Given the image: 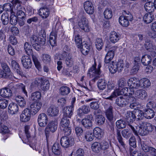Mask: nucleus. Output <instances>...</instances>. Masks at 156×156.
Instances as JSON below:
<instances>
[{
  "label": "nucleus",
  "mask_w": 156,
  "mask_h": 156,
  "mask_svg": "<svg viewBox=\"0 0 156 156\" xmlns=\"http://www.w3.org/2000/svg\"><path fill=\"white\" fill-rule=\"evenodd\" d=\"M18 5L14 6L12 9V11H14V14L16 13V16L18 18H26V15L24 12V8L22 6H19Z\"/></svg>",
  "instance_id": "2eb2a0df"
},
{
  "label": "nucleus",
  "mask_w": 156,
  "mask_h": 156,
  "mask_svg": "<svg viewBox=\"0 0 156 156\" xmlns=\"http://www.w3.org/2000/svg\"><path fill=\"white\" fill-rule=\"evenodd\" d=\"M141 61L144 65H148L151 62V57L150 55H146L142 57Z\"/></svg>",
  "instance_id": "49530a36"
},
{
  "label": "nucleus",
  "mask_w": 156,
  "mask_h": 156,
  "mask_svg": "<svg viewBox=\"0 0 156 156\" xmlns=\"http://www.w3.org/2000/svg\"><path fill=\"white\" fill-rule=\"evenodd\" d=\"M116 126L118 129H123L126 128V122L124 119H121L116 121L115 123Z\"/></svg>",
  "instance_id": "473e14b6"
},
{
  "label": "nucleus",
  "mask_w": 156,
  "mask_h": 156,
  "mask_svg": "<svg viewBox=\"0 0 156 156\" xmlns=\"http://www.w3.org/2000/svg\"><path fill=\"white\" fill-rule=\"evenodd\" d=\"M122 14L119 18V23L123 26L127 27L129 25V21L133 20V16L129 11L126 10L122 11Z\"/></svg>",
  "instance_id": "7ed1b4c3"
},
{
  "label": "nucleus",
  "mask_w": 156,
  "mask_h": 156,
  "mask_svg": "<svg viewBox=\"0 0 156 156\" xmlns=\"http://www.w3.org/2000/svg\"><path fill=\"white\" fill-rule=\"evenodd\" d=\"M121 134L124 138L128 139L130 137L131 133L129 129H126L122 131Z\"/></svg>",
  "instance_id": "69168bd1"
},
{
  "label": "nucleus",
  "mask_w": 156,
  "mask_h": 156,
  "mask_svg": "<svg viewBox=\"0 0 156 156\" xmlns=\"http://www.w3.org/2000/svg\"><path fill=\"white\" fill-rule=\"evenodd\" d=\"M149 108L145 110L144 112L145 118L147 119H150L153 118L154 116V110L150 108L148 106L147 108Z\"/></svg>",
  "instance_id": "e433bc0d"
},
{
  "label": "nucleus",
  "mask_w": 156,
  "mask_h": 156,
  "mask_svg": "<svg viewBox=\"0 0 156 156\" xmlns=\"http://www.w3.org/2000/svg\"><path fill=\"white\" fill-rule=\"evenodd\" d=\"M43 78H37L33 81L31 84V88L38 86L40 83H41Z\"/></svg>",
  "instance_id": "0e129e2a"
},
{
  "label": "nucleus",
  "mask_w": 156,
  "mask_h": 156,
  "mask_svg": "<svg viewBox=\"0 0 156 156\" xmlns=\"http://www.w3.org/2000/svg\"><path fill=\"white\" fill-rule=\"evenodd\" d=\"M59 110L58 108L56 106L51 105L47 109V114L51 117L56 116L58 113Z\"/></svg>",
  "instance_id": "aec40b11"
},
{
  "label": "nucleus",
  "mask_w": 156,
  "mask_h": 156,
  "mask_svg": "<svg viewBox=\"0 0 156 156\" xmlns=\"http://www.w3.org/2000/svg\"><path fill=\"white\" fill-rule=\"evenodd\" d=\"M124 63L123 60H119L117 62L112 61L110 63L109 70L110 72L114 74L117 71L121 72L124 68Z\"/></svg>",
  "instance_id": "423d86ee"
},
{
  "label": "nucleus",
  "mask_w": 156,
  "mask_h": 156,
  "mask_svg": "<svg viewBox=\"0 0 156 156\" xmlns=\"http://www.w3.org/2000/svg\"><path fill=\"white\" fill-rule=\"evenodd\" d=\"M104 18L107 19H111L112 16V12L111 9H107L104 12Z\"/></svg>",
  "instance_id": "5fc2aeb1"
},
{
  "label": "nucleus",
  "mask_w": 156,
  "mask_h": 156,
  "mask_svg": "<svg viewBox=\"0 0 156 156\" xmlns=\"http://www.w3.org/2000/svg\"><path fill=\"white\" fill-rule=\"evenodd\" d=\"M95 46L96 48L98 50H100L102 48L104 45L103 41L102 38H97L95 40Z\"/></svg>",
  "instance_id": "de8ad7c7"
},
{
  "label": "nucleus",
  "mask_w": 156,
  "mask_h": 156,
  "mask_svg": "<svg viewBox=\"0 0 156 156\" xmlns=\"http://www.w3.org/2000/svg\"><path fill=\"white\" fill-rule=\"evenodd\" d=\"M114 56V51L113 50L108 51L106 55L105 62L106 63H109L113 59Z\"/></svg>",
  "instance_id": "58836bf2"
},
{
  "label": "nucleus",
  "mask_w": 156,
  "mask_h": 156,
  "mask_svg": "<svg viewBox=\"0 0 156 156\" xmlns=\"http://www.w3.org/2000/svg\"><path fill=\"white\" fill-rule=\"evenodd\" d=\"M37 121L38 124L40 126H45L47 124L48 122V119L47 115L44 113H41L38 116Z\"/></svg>",
  "instance_id": "dca6fc26"
},
{
  "label": "nucleus",
  "mask_w": 156,
  "mask_h": 156,
  "mask_svg": "<svg viewBox=\"0 0 156 156\" xmlns=\"http://www.w3.org/2000/svg\"><path fill=\"white\" fill-rule=\"evenodd\" d=\"M11 66L13 69L19 74H20L21 72L20 70L19 66L18 63L15 60L12 61Z\"/></svg>",
  "instance_id": "052dcab7"
},
{
  "label": "nucleus",
  "mask_w": 156,
  "mask_h": 156,
  "mask_svg": "<svg viewBox=\"0 0 156 156\" xmlns=\"http://www.w3.org/2000/svg\"><path fill=\"white\" fill-rule=\"evenodd\" d=\"M41 92L38 91H36L31 94L30 98L32 101H37L41 99Z\"/></svg>",
  "instance_id": "37998d69"
},
{
  "label": "nucleus",
  "mask_w": 156,
  "mask_h": 156,
  "mask_svg": "<svg viewBox=\"0 0 156 156\" xmlns=\"http://www.w3.org/2000/svg\"><path fill=\"white\" fill-rule=\"evenodd\" d=\"M109 37L110 41L113 43L117 42L119 39V34L115 31H112Z\"/></svg>",
  "instance_id": "2f4dec72"
},
{
  "label": "nucleus",
  "mask_w": 156,
  "mask_h": 156,
  "mask_svg": "<svg viewBox=\"0 0 156 156\" xmlns=\"http://www.w3.org/2000/svg\"><path fill=\"white\" fill-rule=\"evenodd\" d=\"M107 83L104 79H100L98 83V88L101 90L104 89L106 87Z\"/></svg>",
  "instance_id": "6e6d98bb"
},
{
  "label": "nucleus",
  "mask_w": 156,
  "mask_h": 156,
  "mask_svg": "<svg viewBox=\"0 0 156 156\" xmlns=\"http://www.w3.org/2000/svg\"><path fill=\"white\" fill-rule=\"evenodd\" d=\"M116 104L118 106L123 107L126 106L128 103V101L123 96H120L116 98L115 101Z\"/></svg>",
  "instance_id": "bb28decb"
},
{
  "label": "nucleus",
  "mask_w": 156,
  "mask_h": 156,
  "mask_svg": "<svg viewBox=\"0 0 156 156\" xmlns=\"http://www.w3.org/2000/svg\"><path fill=\"white\" fill-rule=\"evenodd\" d=\"M40 16L43 19L47 18L49 16L50 11L48 9L44 7L41 8L39 11Z\"/></svg>",
  "instance_id": "a878e982"
},
{
  "label": "nucleus",
  "mask_w": 156,
  "mask_h": 156,
  "mask_svg": "<svg viewBox=\"0 0 156 156\" xmlns=\"http://www.w3.org/2000/svg\"><path fill=\"white\" fill-rule=\"evenodd\" d=\"M8 87L9 88L12 92L16 93L19 91V90L21 89L25 95L27 97V92L25 89V86L23 84L21 83H15L11 82L8 85Z\"/></svg>",
  "instance_id": "6e6552de"
},
{
  "label": "nucleus",
  "mask_w": 156,
  "mask_h": 156,
  "mask_svg": "<svg viewBox=\"0 0 156 156\" xmlns=\"http://www.w3.org/2000/svg\"><path fill=\"white\" fill-rule=\"evenodd\" d=\"M83 7L86 12L89 14H92L94 12V8L93 4L89 1H86L83 4Z\"/></svg>",
  "instance_id": "412c9836"
},
{
  "label": "nucleus",
  "mask_w": 156,
  "mask_h": 156,
  "mask_svg": "<svg viewBox=\"0 0 156 156\" xmlns=\"http://www.w3.org/2000/svg\"><path fill=\"white\" fill-rule=\"evenodd\" d=\"M134 113L137 120H141L145 118L144 113L140 110L137 109L134 110Z\"/></svg>",
  "instance_id": "a18cd8bd"
},
{
  "label": "nucleus",
  "mask_w": 156,
  "mask_h": 156,
  "mask_svg": "<svg viewBox=\"0 0 156 156\" xmlns=\"http://www.w3.org/2000/svg\"><path fill=\"white\" fill-rule=\"evenodd\" d=\"M141 85L140 87L147 88L151 85V82L150 80L147 78H144L140 80Z\"/></svg>",
  "instance_id": "09e8293b"
},
{
  "label": "nucleus",
  "mask_w": 156,
  "mask_h": 156,
  "mask_svg": "<svg viewBox=\"0 0 156 156\" xmlns=\"http://www.w3.org/2000/svg\"><path fill=\"white\" fill-rule=\"evenodd\" d=\"M18 18L17 16L15 15L13 11H11L10 16V23L12 25H15L17 23Z\"/></svg>",
  "instance_id": "c03bdc74"
},
{
  "label": "nucleus",
  "mask_w": 156,
  "mask_h": 156,
  "mask_svg": "<svg viewBox=\"0 0 156 156\" xmlns=\"http://www.w3.org/2000/svg\"><path fill=\"white\" fill-rule=\"evenodd\" d=\"M2 66L3 70L0 69V78H11L12 74L8 65L6 63H2Z\"/></svg>",
  "instance_id": "1a4fd4ad"
},
{
  "label": "nucleus",
  "mask_w": 156,
  "mask_h": 156,
  "mask_svg": "<svg viewBox=\"0 0 156 156\" xmlns=\"http://www.w3.org/2000/svg\"><path fill=\"white\" fill-rule=\"evenodd\" d=\"M116 135L117 138L119 142L123 148H125V144L123 141V139L121 136L120 131L119 129H117Z\"/></svg>",
  "instance_id": "8fccbe9b"
},
{
  "label": "nucleus",
  "mask_w": 156,
  "mask_h": 156,
  "mask_svg": "<svg viewBox=\"0 0 156 156\" xmlns=\"http://www.w3.org/2000/svg\"><path fill=\"white\" fill-rule=\"evenodd\" d=\"M144 8L146 11L149 13L153 12L154 9L153 3L151 2H147L144 5Z\"/></svg>",
  "instance_id": "ea45409f"
},
{
  "label": "nucleus",
  "mask_w": 156,
  "mask_h": 156,
  "mask_svg": "<svg viewBox=\"0 0 156 156\" xmlns=\"http://www.w3.org/2000/svg\"><path fill=\"white\" fill-rule=\"evenodd\" d=\"M94 114L95 115V121L98 125H101L104 123L105 118L102 115V112L100 110H95Z\"/></svg>",
  "instance_id": "4468645a"
},
{
  "label": "nucleus",
  "mask_w": 156,
  "mask_h": 156,
  "mask_svg": "<svg viewBox=\"0 0 156 156\" xmlns=\"http://www.w3.org/2000/svg\"><path fill=\"white\" fill-rule=\"evenodd\" d=\"M50 87V83L48 80L43 79L41 84V89L43 91H46Z\"/></svg>",
  "instance_id": "4c0bfd02"
},
{
  "label": "nucleus",
  "mask_w": 156,
  "mask_h": 156,
  "mask_svg": "<svg viewBox=\"0 0 156 156\" xmlns=\"http://www.w3.org/2000/svg\"><path fill=\"white\" fill-rule=\"evenodd\" d=\"M141 144L142 149L145 152H150L153 148L147 146L144 141H142Z\"/></svg>",
  "instance_id": "680f3d73"
},
{
  "label": "nucleus",
  "mask_w": 156,
  "mask_h": 156,
  "mask_svg": "<svg viewBox=\"0 0 156 156\" xmlns=\"http://www.w3.org/2000/svg\"><path fill=\"white\" fill-rule=\"evenodd\" d=\"M12 94V91L9 88L5 87L0 90V95L5 98L11 97Z\"/></svg>",
  "instance_id": "4be33fe9"
},
{
  "label": "nucleus",
  "mask_w": 156,
  "mask_h": 156,
  "mask_svg": "<svg viewBox=\"0 0 156 156\" xmlns=\"http://www.w3.org/2000/svg\"><path fill=\"white\" fill-rule=\"evenodd\" d=\"M31 113L29 109L27 108L24 109L20 115V120L24 122L28 121L30 119Z\"/></svg>",
  "instance_id": "6ab92c4d"
},
{
  "label": "nucleus",
  "mask_w": 156,
  "mask_h": 156,
  "mask_svg": "<svg viewBox=\"0 0 156 156\" xmlns=\"http://www.w3.org/2000/svg\"><path fill=\"white\" fill-rule=\"evenodd\" d=\"M42 60L45 63H47L51 61V58L50 55L47 54H43L42 55Z\"/></svg>",
  "instance_id": "774afa93"
},
{
  "label": "nucleus",
  "mask_w": 156,
  "mask_h": 156,
  "mask_svg": "<svg viewBox=\"0 0 156 156\" xmlns=\"http://www.w3.org/2000/svg\"><path fill=\"white\" fill-rule=\"evenodd\" d=\"M94 136L99 139H100L103 136L104 132L102 130L98 127H96L93 129Z\"/></svg>",
  "instance_id": "72a5a7b5"
},
{
  "label": "nucleus",
  "mask_w": 156,
  "mask_h": 156,
  "mask_svg": "<svg viewBox=\"0 0 156 156\" xmlns=\"http://www.w3.org/2000/svg\"><path fill=\"white\" fill-rule=\"evenodd\" d=\"M9 14L7 12L3 13L1 16V20L3 24L7 25L9 22Z\"/></svg>",
  "instance_id": "e2e57ef3"
},
{
  "label": "nucleus",
  "mask_w": 156,
  "mask_h": 156,
  "mask_svg": "<svg viewBox=\"0 0 156 156\" xmlns=\"http://www.w3.org/2000/svg\"><path fill=\"white\" fill-rule=\"evenodd\" d=\"M90 112V109L88 106L83 105L77 111V115L81 116L84 114H87Z\"/></svg>",
  "instance_id": "cd10ccee"
},
{
  "label": "nucleus",
  "mask_w": 156,
  "mask_h": 156,
  "mask_svg": "<svg viewBox=\"0 0 156 156\" xmlns=\"http://www.w3.org/2000/svg\"><path fill=\"white\" fill-rule=\"evenodd\" d=\"M84 137L87 141H91L94 139V136L92 131L88 130L84 134Z\"/></svg>",
  "instance_id": "3c124183"
},
{
  "label": "nucleus",
  "mask_w": 156,
  "mask_h": 156,
  "mask_svg": "<svg viewBox=\"0 0 156 156\" xmlns=\"http://www.w3.org/2000/svg\"><path fill=\"white\" fill-rule=\"evenodd\" d=\"M9 112L12 114H14L16 113L18 111L19 107L16 103H10L8 106Z\"/></svg>",
  "instance_id": "c85d7f7f"
},
{
  "label": "nucleus",
  "mask_w": 156,
  "mask_h": 156,
  "mask_svg": "<svg viewBox=\"0 0 156 156\" xmlns=\"http://www.w3.org/2000/svg\"><path fill=\"white\" fill-rule=\"evenodd\" d=\"M60 122L62 127L69 126L70 121L69 118L63 117L61 119Z\"/></svg>",
  "instance_id": "bf43d9fd"
},
{
  "label": "nucleus",
  "mask_w": 156,
  "mask_h": 156,
  "mask_svg": "<svg viewBox=\"0 0 156 156\" xmlns=\"http://www.w3.org/2000/svg\"><path fill=\"white\" fill-rule=\"evenodd\" d=\"M21 61L23 66L26 69L30 68L32 66V62L29 56H23L21 58Z\"/></svg>",
  "instance_id": "f3484780"
},
{
  "label": "nucleus",
  "mask_w": 156,
  "mask_h": 156,
  "mask_svg": "<svg viewBox=\"0 0 156 156\" xmlns=\"http://www.w3.org/2000/svg\"><path fill=\"white\" fill-rule=\"evenodd\" d=\"M113 108L112 106H110L106 110L105 115L106 117L110 121H111L113 119V115L112 112Z\"/></svg>",
  "instance_id": "79ce46f5"
},
{
  "label": "nucleus",
  "mask_w": 156,
  "mask_h": 156,
  "mask_svg": "<svg viewBox=\"0 0 156 156\" xmlns=\"http://www.w3.org/2000/svg\"><path fill=\"white\" fill-rule=\"evenodd\" d=\"M59 25H60L59 24H56L55 27L56 33L52 32L50 35L49 42L51 45L52 46H54L56 43V39L57 35L56 32L58 30ZM60 27H61L60 26Z\"/></svg>",
  "instance_id": "a211bd4d"
},
{
  "label": "nucleus",
  "mask_w": 156,
  "mask_h": 156,
  "mask_svg": "<svg viewBox=\"0 0 156 156\" xmlns=\"http://www.w3.org/2000/svg\"><path fill=\"white\" fill-rule=\"evenodd\" d=\"M57 127V122L56 121H52L48 123L46 127V129H49L50 131L53 133L56 130Z\"/></svg>",
  "instance_id": "c756f323"
},
{
  "label": "nucleus",
  "mask_w": 156,
  "mask_h": 156,
  "mask_svg": "<svg viewBox=\"0 0 156 156\" xmlns=\"http://www.w3.org/2000/svg\"><path fill=\"white\" fill-rule=\"evenodd\" d=\"M15 100L19 105L21 107H24L26 105V101L23 97L20 95L16 96L15 97Z\"/></svg>",
  "instance_id": "c9c22d12"
},
{
  "label": "nucleus",
  "mask_w": 156,
  "mask_h": 156,
  "mask_svg": "<svg viewBox=\"0 0 156 156\" xmlns=\"http://www.w3.org/2000/svg\"><path fill=\"white\" fill-rule=\"evenodd\" d=\"M78 24L80 28L85 32H88L90 30L88 20L84 16L82 17L79 20Z\"/></svg>",
  "instance_id": "9d476101"
},
{
  "label": "nucleus",
  "mask_w": 156,
  "mask_h": 156,
  "mask_svg": "<svg viewBox=\"0 0 156 156\" xmlns=\"http://www.w3.org/2000/svg\"><path fill=\"white\" fill-rule=\"evenodd\" d=\"M42 104L41 102L37 101L31 104L30 106L29 110L31 114L33 115L36 114L40 109Z\"/></svg>",
  "instance_id": "ddd939ff"
},
{
  "label": "nucleus",
  "mask_w": 156,
  "mask_h": 156,
  "mask_svg": "<svg viewBox=\"0 0 156 156\" xmlns=\"http://www.w3.org/2000/svg\"><path fill=\"white\" fill-rule=\"evenodd\" d=\"M52 152L56 155H60L61 153V147L58 143H55L52 147Z\"/></svg>",
  "instance_id": "7c9ffc66"
},
{
  "label": "nucleus",
  "mask_w": 156,
  "mask_h": 156,
  "mask_svg": "<svg viewBox=\"0 0 156 156\" xmlns=\"http://www.w3.org/2000/svg\"><path fill=\"white\" fill-rule=\"evenodd\" d=\"M96 64L93 65L90 68L89 70L87 75L90 76H95L94 78L92 80V81L95 82L97 80L98 77H100L101 72L100 68L101 67V64L99 63L98 65L97 69L96 68Z\"/></svg>",
  "instance_id": "0eeeda50"
},
{
  "label": "nucleus",
  "mask_w": 156,
  "mask_h": 156,
  "mask_svg": "<svg viewBox=\"0 0 156 156\" xmlns=\"http://www.w3.org/2000/svg\"><path fill=\"white\" fill-rule=\"evenodd\" d=\"M153 15L151 13L145 14L143 17V20L146 23H149L151 22L154 19Z\"/></svg>",
  "instance_id": "f704fd0d"
},
{
  "label": "nucleus",
  "mask_w": 156,
  "mask_h": 156,
  "mask_svg": "<svg viewBox=\"0 0 156 156\" xmlns=\"http://www.w3.org/2000/svg\"><path fill=\"white\" fill-rule=\"evenodd\" d=\"M128 86L130 88L137 89L140 87L141 85L140 80L135 77H132L129 78L128 81Z\"/></svg>",
  "instance_id": "f8f14e48"
},
{
  "label": "nucleus",
  "mask_w": 156,
  "mask_h": 156,
  "mask_svg": "<svg viewBox=\"0 0 156 156\" xmlns=\"http://www.w3.org/2000/svg\"><path fill=\"white\" fill-rule=\"evenodd\" d=\"M73 108L69 106L65 107L63 110V117L70 118L73 114Z\"/></svg>",
  "instance_id": "5701e85b"
},
{
  "label": "nucleus",
  "mask_w": 156,
  "mask_h": 156,
  "mask_svg": "<svg viewBox=\"0 0 156 156\" xmlns=\"http://www.w3.org/2000/svg\"><path fill=\"white\" fill-rule=\"evenodd\" d=\"M134 96L138 98L143 100L147 98V95L145 90L143 89H139L136 91L134 94Z\"/></svg>",
  "instance_id": "b1692460"
},
{
  "label": "nucleus",
  "mask_w": 156,
  "mask_h": 156,
  "mask_svg": "<svg viewBox=\"0 0 156 156\" xmlns=\"http://www.w3.org/2000/svg\"><path fill=\"white\" fill-rule=\"evenodd\" d=\"M26 53L28 55H31L33 61L36 68L39 70L41 69V66L37 57L33 54V52L31 45L28 42L25 43L24 45Z\"/></svg>",
  "instance_id": "20e7f679"
},
{
  "label": "nucleus",
  "mask_w": 156,
  "mask_h": 156,
  "mask_svg": "<svg viewBox=\"0 0 156 156\" xmlns=\"http://www.w3.org/2000/svg\"><path fill=\"white\" fill-rule=\"evenodd\" d=\"M81 51L83 54L84 55H87L90 51L89 47L88 45L86 43L84 44L82 46Z\"/></svg>",
  "instance_id": "4d7b16f0"
},
{
  "label": "nucleus",
  "mask_w": 156,
  "mask_h": 156,
  "mask_svg": "<svg viewBox=\"0 0 156 156\" xmlns=\"http://www.w3.org/2000/svg\"><path fill=\"white\" fill-rule=\"evenodd\" d=\"M70 92V89L68 87L63 86L59 89L60 94L62 96H66Z\"/></svg>",
  "instance_id": "a19ab883"
},
{
  "label": "nucleus",
  "mask_w": 156,
  "mask_h": 156,
  "mask_svg": "<svg viewBox=\"0 0 156 156\" xmlns=\"http://www.w3.org/2000/svg\"><path fill=\"white\" fill-rule=\"evenodd\" d=\"M101 143L98 142H95L92 145L91 147L93 151L97 153L99 152L101 149Z\"/></svg>",
  "instance_id": "603ef678"
},
{
  "label": "nucleus",
  "mask_w": 156,
  "mask_h": 156,
  "mask_svg": "<svg viewBox=\"0 0 156 156\" xmlns=\"http://www.w3.org/2000/svg\"><path fill=\"white\" fill-rule=\"evenodd\" d=\"M128 88V87H125L123 88L121 90H120V89L119 88L115 90L112 93L111 95L107 98L112 100L113 98L120 95H123L124 96H128V93H127Z\"/></svg>",
  "instance_id": "9b49d317"
},
{
  "label": "nucleus",
  "mask_w": 156,
  "mask_h": 156,
  "mask_svg": "<svg viewBox=\"0 0 156 156\" xmlns=\"http://www.w3.org/2000/svg\"><path fill=\"white\" fill-rule=\"evenodd\" d=\"M82 125L85 128H88L92 125V122L91 120L88 119H84L81 121Z\"/></svg>",
  "instance_id": "864d4df0"
},
{
  "label": "nucleus",
  "mask_w": 156,
  "mask_h": 156,
  "mask_svg": "<svg viewBox=\"0 0 156 156\" xmlns=\"http://www.w3.org/2000/svg\"><path fill=\"white\" fill-rule=\"evenodd\" d=\"M57 58L59 60H63L65 59V63L68 67H71L74 64V61L72 56L69 53L65 51L58 55Z\"/></svg>",
  "instance_id": "39448f33"
},
{
  "label": "nucleus",
  "mask_w": 156,
  "mask_h": 156,
  "mask_svg": "<svg viewBox=\"0 0 156 156\" xmlns=\"http://www.w3.org/2000/svg\"><path fill=\"white\" fill-rule=\"evenodd\" d=\"M75 43L78 48H81L82 44L81 37L79 34H75L74 38Z\"/></svg>",
  "instance_id": "13d9d810"
},
{
  "label": "nucleus",
  "mask_w": 156,
  "mask_h": 156,
  "mask_svg": "<svg viewBox=\"0 0 156 156\" xmlns=\"http://www.w3.org/2000/svg\"><path fill=\"white\" fill-rule=\"evenodd\" d=\"M60 143L62 146L65 148H68L72 146L69 138L66 136L62 137L60 140Z\"/></svg>",
  "instance_id": "393cba45"
},
{
  "label": "nucleus",
  "mask_w": 156,
  "mask_h": 156,
  "mask_svg": "<svg viewBox=\"0 0 156 156\" xmlns=\"http://www.w3.org/2000/svg\"><path fill=\"white\" fill-rule=\"evenodd\" d=\"M46 39L45 32L44 30H42L38 37L35 35L32 36L30 41L34 48L37 51H39L40 49L41 46L45 44Z\"/></svg>",
  "instance_id": "f03ea898"
},
{
  "label": "nucleus",
  "mask_w": 156,
  "mask_h": 156,
  "mask_svg": "<svg viewBox=\"0 0 156 156\" xmlns=\"http://www.w3.org/2000/svg\"><path fill=\"white\" fill-rule=\"evenodd\" d=\"M72 154L73 156H84V151L83 149L80 148L73 151Z\"/></svg>",
  "instance_id": "338daca9"
},
{
  "label": "nucleus",
  "mask_w": 156,
  "mask_h": 156,
  "mask_svg": "<svg viewBox=\"0 0 156 156\" xmlns=\"http://www.w3.org/2000/svg\"><path fill=\"white\" fill-rule=\"evenodd\" d=\"M139 125L137 126H133L131 124H129V126L131 128L134 134L136 136L139 135L145 136L149 132H151L154 129V126L151 124L147 122L140 121Z\"/></svg>",
  "instance_id": "f257e3e1"
}]
</instances>
